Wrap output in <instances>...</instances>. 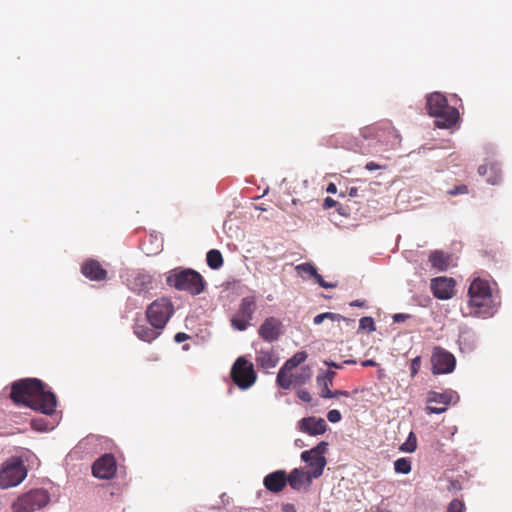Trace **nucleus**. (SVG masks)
<instances>
[{"label": "nucleus", "instance_id": "nucleus-1", "mask_svg": "<svg viewBox=\"0 0 512 512\" xmlns=\"http://www.w3.org/2000/svg\"><path fill=\"white\" fill-rule=\"evenodd\" d=\"M10 398L17 405H24L46 415L53 414L57 406L55 394L46 391L45 384L37 378L15 381L11 386Z\"/></svg>", "mask_w": 512, "mask_h": 512}, {"label": "nucleus", "instance_id": "nucleus-2", "mask_svg": "<svg viewBox=\"0 0 512 512\" xmlns=\"http://www.w3.org/2000/svg\"><path fill=\"white\" fill-rule=\"evenodd\" d=\"M470 313L475 316L488 318L497 311L498 304L493 298L490 285L482 279H474L468 289Z\"/></svg>", "mask_w": 512, "mask_h": 512}, {"label": "nucleus", "instance_id": "nucleus-3", "mask_svg": "<svg viewBox=\"0 0 512 512\" xmlns=\"http://www.w3.org/2000/svg\"><path fill=\"white\" fill-rule=\"evenodd\" d=\"M426 108L429 115L435 118V126L440 129L452 127L459 119L458 110L450 106L446 97L440 92L427 96Z\"/></svg>", "mask_w": 512, "mask_h": 512}, {"label": "nucleus", "instance_id": "nucleus-4", "mask_svg": "<svg viewBox=\"0 0 512 512\" xmlns=\"http://www.w3.org/2000/svg\"><path fill=\"white\" fill-rule=\"evenodd\" d=\"M166 283L179 291H186L191 295L203 292L205 282L203 277L193 269H173L166 277Z\"/></svg>", "mask_w": 512, "mask_h": 512}, {"label": "nucleus", "instance_id": "nucleus-5", "mask_svg": "<svg viewBox=\"0 0 512 512\" xmlns=\"http://www.w3.org/2000/svg\"><path fill=\"white\" fill-rule=\"evenodd\" d=\"M365 133L368 137L376 136L379 142V154L396 150L401 143L399 132L390 124L366 126Z\"/></svg>", "mask_w": 512, "mask_h": 512}, {"label": "nucleus", "instance_id": "nucleus-6", "mask_svg": "<svg viewBox=\"0 0 512 512\" xmlns=\"http://www.w3.org/2000/svg\"><path fill=\"white\" fill-rule=\"evenodd\" d=\"M27 476V469L20 457H11L0 470V488L9 489L22 483Z\"/></svg>", "mask_w": 512, "mask_h": 512}, {"label": "nucleus", "instance_id": "nucleus-7", "mask_svg": "<svg viewBox=\"0 0 512 512\" xmlns=\"http://www.w3.org/2000/svg\"><path fill=\"white\" fill-rule=\"evenodd\" d=\"M50 501L49 493L44 489H32L12 503V512H35L45 507Z\"/></svg>", "mask_w": 512, "mask_h": 512}, {"label": "nucleus", "instance_id": "nucleus-8", "mask_svg": "<svg viewBox=\"0 0 512 512\" xmlns=\"http://www.w3.org/2000/svg\"><path fill=\"white\" fill-rule=\"evenodd\" d=\"M174 313V306L170 299L162 297L153 301L146 310L149 324L156 329H164Z\"/></svg>", "mask_w": 512, "mask_h": 512}, {"label": "nucleus", "instance_id": "nucleus-9", "mask_svg": "<svg viewBox=\"0 0 512 512\" xmlns=\"http://www.w3.org/2000/svg\"><path fill=\"white\" fill-rule=\"evenodd\" d=\"M231 378L240 389L246 390L255 383L257 375L253 364L245 357L240 356L231 368Z\"/></svg>", "mask_w": 512, "mask_h": 512}, {"label": "nucleus", "instance_id": "nucleus-10", "mask_svg": "<svg viewBox=\"0 0 512 512\" xmlns=\"http://www.w3.org/2000/svg\"><path fill=\"white\" fill-rule=\"evenodd\" d=\"M256 310L257 304L255 295L243 297L237 312L231 318V326L237 331L247 330Z\"/></svg>", "mask_w": 512, "mask_h": 512}, {"label": "nucleus", "instance_id": "nucleus-11", "mask_svg": "<svg viewBox=\"0 0 512 512\" xmlns=\"http://www.w3.org/2000/svg\"><path fill=\"white\" fill-rule=\"evenodd\" d=\"M433 374H448L456 366L455 356L441 347H435L431 356Z\"/></svg>", "mask_w": 512, "mask_h": 512}, {"label": "nucleus", "instance_id": "nucleus-12", "mask_svg": "<svg viewBox=\"0 0 512 512\" xmlns=\"http://www.w3.org/2000/svg\"><path fill=\"white\" fill-rule=\"evenodd\" d=\"M458 401L459 395L454 390L447 389L443 392L430 391L427 396V402L442 404L443 406H427L426 410L429 414H442L446 411L449 404L457 403Z\"/></svg>", "mask_w": 512, "mask_h": 512}, {"label": "nucleus", "instance_id": "nucleus-13", "mask_svg": "<svg viewBox=\"0 0 512 512\" xmlns=\"http://www.w3.org/2000/svg\"><path fill=\"white\" fill-rule=\"evenodd\" d=\"M125 283L132 292L143 294L152 289V276L144 270H133L127 273Z\"/></svg>", "mask_w": 512, "mask_h": 512}, {"label": "nucleus", "instance_id": "nucleus-14", "mask_svg": "<svg viewBox=\"0 0 512 512\" xmlns=\"http://www.w3.org/2000/svg\"><path fill=\"white\" fill-rule=\"evenodd\" d=\"M116 472V461L112 454H104L92 465V474L99 479H110Z\"/></svg>", "mask_w": 512, "mask_h": 512}, {"label": "nucleus", "instance_id": "nucleus-15", "mask_svg": "<svg viewBox=\"0 0 512 512\" xmlns=\"http://www.w3.org/2000/svg\"><path fill=\"white\" fill-rule=\"evenodd\" d=\"M430 287L434 297L440 300H447L454 295L455 281L453 278L439 276L431 280Z\"/></svg>", "mask_w": 512, "mask_h": 512}, {"label": "nucleus", "instance_id": "nucleus-16", "mask_svg": "<svg viewBox=\"0 0 512 512\" xmlns=\"http://www.w3.org/2000/svg\"><path fill=\"white\" fill-rule=\"evenodd\" d=\"M378 144L376 136L368 137L364 127L360 130L359 137L355 140L352 150L362 155H375L379 154L380 148Z\"/></svg>", "mask_w": 512, "mask_h": 512}, {"label": "nucleus", "instance_id": "nucleus-17", "mask_svg": "<svg viewBox=\"0 0 512 512\" xmlns=\"http://www.w3.org/2000/svg\"><path fill=\"white\" fill-rule=\"evenodd\" d=\"M297 429L300 432L307 433L310 436H317L326 432L327 423L323 418L308 416L298 421Z\"/></svg>", "mask_w": 512, "mask_h": 512}, {"label": "nucleus", "instance_id": "nucleus-18", "mask_svg": "<svg viewBox=\"0 0 512 512\" xmlns=\"http://www.w3.org/2000/svg\"><path fill=\"white\" fill-rule=\"evenodd\" d=\"M281 327L282 324L277 318L268 317L260 325L258 333L263 340L271 343L277 341L281 336Z\"/></svg>", "mask_w": 512, "mask_h": 512}, {"label": "nucleus", "instance_id": "nucleus-19", "mask_svg": "<svg viewBox=\"0 0 512 512\" xmlns=\"http://www.w3.org/2000/svg\"><path fill=\"white\" fill-rule=\"evenodd\" d=\"M314 478L302 468H294L287 476V483L293 490L300 491L311 486Z\"/></svg>", "mask_w": 512, "mask_h": 512}, {"label": "nucleus", "instance_id": "nucleus-20", "mask_svg": "<svg viewBox=\"0 0 512 512\" xmlns=\"http://www.w3.org/2000/svg\"><path fill=\"white\" fill-rule=\"evenodd\" d=\"M477 334L468 326H460L458 345L462 353H472L477 347Z\"/></svg>", "mask_w": 512, "mask_h": 512}, {"label": "nucleus", "instance_id": "nucleus-21", "mask_svg": "<svg viewBox=\"0 0 512 512\" xmlns=\"http://www.w3.org/2000/svg\"><path fill=\"white\" fill-rule=\"evenodd\" d=\"M255 361L259 368L268 372L277 366L279 358L272 348H260L256 349Z\"/></svg>", "mask_w": 512, "mask_h": 512}, {"label": "nucleus", "instance_id": "nucleus-22", "mask_svg": "<svg viewBox=\"0 0 512 512\" xmlns=\"http://www.w3.org/2000/svg\"><path fill=\"white\" fill-rule=\"evenodd\" d=\"M287 484V475L284 470L269 473L263 479V485L273 493L281 492Z\"/></svg>", "mask_w": 512, "mask_h": 512}, {"label": "nucleus", "instance_id": "nucleus-23", "mask_svg": "<svg viewBox=\"0 0 512 512\" xmlns=\"http://www.w3.org/2000/svg\"><path fill=\"white\" fill-rule=\"evenodd\" d=\"M161 330L151 326L149 322L145 323L143 321H137L133 326V331L137 338L148 343L155 340L160 335Z\"/></svg>", "mask_w": 512, "mask_h": 512}, {"label": "nucleus", "instance_id": "nucleus-24", "mask_svg": "<svg viewBox=\"0 0 512 512\" xmlns=\"http://www.w3.org/2000/svg\"><path fill=\"white\" fill-rule=\"evenodd\" d=\"M82 274L93 281H101L106 277V270L101 267L98 261L88 260L81 268Z\"/></svg>", "mask_w": 512, "mask_h": 512}, {"label": "nucleus", "instance_id": "nucleus-25", "mask_svg": "<svg viewBox=\"0 0 512 512\" xmlns=\"http://www.w3.org/2000/svg\"><path fill=\"white\" fill-rule=\"evenodd\" d=\"M452 256L442 250H434L429 255V262L436 272L446 271L451 264Z\"/></svg>", "mask_w": 512, "mask_h": 512}, {"label": "nucleus", "instance_id": "nucleus-26", "mask_svg": "<svg viewBox=\"0 0 512 512\" xmlns=\"http://www.w3.org/2000/svg\"><path fill=\"white\" fill-rule=\"evenodd\" d=\"M308 461H304L310 470L308 471L309 474L314 478L317 479L320 476H322L324 468L327 464V460L325 456H315L314 454L308 457Z\"/></svg>", "mask_w": 512, "mask_h": 512}, {"label": "nucleus", "instance_id": "nucleus-27", "mask_svg": "<svg viewBox=\"0 0 512 512\" xmlns=\"http://www.w3.org/2000/svg\"><path fill=\"white\" fill-rule=\"evenodd\" d=\"M328 319L331 321H336V322L344 321L347 324L353 322L352 319L346 318L340 314L333 313V312H325V313L316 315L313 319V323L315 325H320L321 323H323L324 320H328Z\"/></svg>", "mask_w": 512, "mask_h": 512}, {"label": "nucleus", "instance_id": "nucleus-28", "mask_svg": "<svg viewBox=\"0 0 512 512\" xmlns=\"http://www.w3.org/2000/svg\"><path fill=\"white\" fill-rule=\"evenodd\" d=\"M328 442L321 441L319 442L315 447L311 448L310 450L303 451L300 455V458L302 461H308V457L311 455L315 456H325V453L328 450Z\"/></svg>", "mask_w": 512, "mask_h": 512}, {"label": "nucleus", "instance_id": "nucleus-29", "mask_svg": "<svg viewBox=\"0 0 512 512\" xmlns=\"http://www.w3.org/2000/svg\"><path fill=\"white\" fill-rule=\"evenodd\" d=\"M206 261L207 265L213 270H217L223 265L222 254L216 249H211L207 252Z\"/></svg>", "mask_w": 512, "mask_h": 512}, {"label": "nucleus", "instance_id": "nucleus-30", "mask_svg": "<svg viewBox=\"0 0 512 512\" xmlns=\"http://www.w3.org/2000/svg\"><path fill=\"white\" fill-rule=\"evenodd\" d=\"M289 370L281 367L278 371L276 382L282 389H289L293 385L292 375H288Z\"/></svg>", "mask_w": 512, "mask_h": 512}, {"label": "nucleus", "instance_id": "nucleus-31", "mask_svg": "<svg viewBox=\"0 0 512 512\" xmlns=\"http://www.w3.org/2000/svg\"><path fill=\"white\" fill-rule=\"evenodd\" d=\"M307 359V354L304 351L295 353L290 359H288L283 367L291 371Z\"/></svg>", "mask_w": 512, "mask_h": 512}, {"label": "nucleus", "instance_id": "nucleus-32", "mask_svg": "<svg viewBox=\"0 0 512 512\" xmlns=\"http://www.w3.org/2000/svg\"><path fill=\"white\" fill-rule=\"evenodd\" d=\"M501 180V168L497 163L489 164V174L487 177V182L491 185H497Z\"/></svg>", "mask_w": 512, "mask_h": 512}, {"label": "nucleus", "instance_id": "nucleus-33", "mask_svg": "<svg viewBox=\"0 0 512 512\" xmlns=\"http://www.w3.org/2000/svg\"><path fill=\"white\" fill-rule=\"evenodd\" d=\"M417 448V438L414 432H410L406 441L401 444L399 450L405 453H413Z\"/></svg>", "mask_w": 512, "mask_h": 512}, {"label": "nucleus", "instance_id": "nucleus-34", "mask_svg": "<svg viewBox=\"0 0 512 512\" xmlns=\"http://www.w3.org/2000/svg\"><path fill=\"white\" fill-rule=\"evenodd\" d=\"M394 470L399 474H409L411 472V461L408 458H399L394 462Z\"/></svg>", "mask_w": 512, "mask_h": 512}, {"label": "nucleus", "instance_id": "nucleus-35", "mask_svg": "<svg viewBox=\"0 0 512 512\" xmlns=\"http://www.w3.org/2000/svg\"><path fill=\"white\" fill-rule=\"evenodd\" d=\"M335 374L333 370H327L325 373L319 374L316 378L317 384L321 386L322 389L329 388V385L333 383Z\"/></svg>", "mask_w": 512, "mask_h": 512}, {"label": "nucleus", "instance_id": "nucleus-36", "mask_svg": "<svg viewBox=\"0 0 512 512\" xmlns=\"http://www.w3.org/2000/svg\"><path fill=\"white\" fill-rule=\"evenodd\" d=\"M311 377V371L309 367H304L301 369V372L292 374L293 384L295 386H301L305 384Z\"/></svg>", "mask_w": 512, "mask_h": 512}, {"label": "nucleus", "instance_id": "nucleus-37", "mask_svg": "<svg viewBox=\"0 0 512 512\" xmlns=\"http://www.w3.org/2000/svg\"><path fill=\"white\" fill-rule=\"evenodd\" d=\"M297 273L299 275L303 274V273H306L308 274L311 278H313L315 275H317V269L315 268V266L310 263V262H306V263H301L299 265H297L295 267Z\"/></svg>", "mask_w": 512, "mask_h": 512}, {"label": "nucleus", "instance_id": "nucleus-38", "mask_svg": "<svg viewBox=\"0 0 512 512\" xmlns=\"http://www.w3.org/2000/svg\"><path fill=\"white\" fill-rule=\"evenodd\" d=\"M359 329L366 330L368 332H373L376 330L375 322L372 317L365 316L362 317L359 321Z\"/></svg>", "mask_w": 512, "mask_h": 512}, {"label": "nucleus", "instance_id": "nucleus-39", "mask_svg": "<svg viewBox=\"0 0 512 512\" xmlns=\"http://www.w3.org/2000/svg\"><path fill=\"white\" fill-rule=\"evenodd\" d=\"M320 396L322 398H338L340 396L348 397L349 396V392L345 391V390L331 391L329 388H326V389H321Z\"/></svg>", "mask_w": 512, "mask_h": 512}, {"label": "nucleus", "instance_id": "nucleus-40", "mask_svg": "<svg viewBox=\"0 0 512 512\" xmlns=\"http://www.w3.org/2000/svg\"><path fill=\"white\" fill-rule=\"evenodd\" d=\"M313 279L319 284V286H321L322 288H325V289H332L337 286L336 283L326 282L318 272H317V275H315L313 277Z\"/></svg>", "mask_w": 512, "mask_h": 512}, {"label": "nucleus", "instance_id": "nucleus-41", "mask_svg": "<svg viewBox=\"0 0 512 512\" xmlns=\"http://www.w3.org/2000/svg\"><path fill=\"white\" fill-rule=\"evenodd\" d=\"M342 416L339 410L332 409L327 413V419L331 423H337L341 420Z\"/></svg>", "mask_w": 512, "mask_h": 512}, {"label": "nucleus", "instance_id": "nucleus-42", "mask_svg": "<svg viewBox=\"0 0 512 512\" xmlns=\"http://www.w3.org/2000/svg\"><path fill=\"white\" fill-rule=\"evenodd\" d=\"M421 367V357L417 356L411 361L410 370H411V376L414 377L419 369Z\"/></svg>", "mask_w": 512, "mask_h": 512}, {"label": "nucleus", "instance_id": "nucleus-43", "mask_svg": "<svg viewBox=\"0 0 512 512\" xmlns=\"http://www.w3.org/2000/svg\"><path fill=\"white\" fill-rule=\"evenodd\" d=\"M463 503L459 500H452L448 506L447 512H462L463 510Z\"/></svg>", "mask_w": 512, "mask_h": 512}, {"label": "nucleus", "instance_id": "nucleus-44", "mask_svg": "<svg viewBox=\"0 0 512 512\" xmlns=\"http://www.w3.org/2000/svg\"><path fill=\"white\" fill-rule=\"evenodd\" d=\"M468 188L466 185L456 186L448 191V194L451 196L459 195V194H467Z\"/></svg>", "mask_w": 512, "mask_h": 512}, {"label": "nucleus", "instance_id": "nucleus-45", "mask_svg": "<svg viewBox=\"0 0 512 512\" xmlns=\"http://www.w3.org/2000/svg\"><path fill=\"white\" fill-rule=\"evenodd\" d=\"M298 397L303 402H306V403H309L312 400V397H311L310 393L307 390H299L298 391Z\"/></svg>", "mask_w": 512, "mask_h": 512}, {"label": "nucleus", "instance_id": "nucleus-46", "mask_svg": "<svg viewBox=\"0 0 512 512\" xmlns=\"http://www.w3.org/2000/svg\"><path fill=\"white\" fill-rule=\"evenodd\" d=\"M354 362L355 361H353V360H345L342 364H338L333 361H324L325 365H327L329 367L336 368V369H341L343 367V364H349V363H354Z\"/></svg>", "mask_w": 512, "mask_h": 512}, {"label": "nucleus", "instance_id": "nucleus-47", "mask_svg": "<svg viewBox=\"0 0 512 512\" xmlns=\"http://www.w3.org/2000/svg\"><path fill=\"white\" fill-rule=\"evenodd\" d=\"M393 322L394 323H400V322H403L405 321L406 319L410 318V315L409 314H405V313H396L393 315Z\"/></svg>", "mask_w": 512, "mask_h": 512}, {"label": "nucleus", "instance_id": "nucleus-48", "mask_svg": "<svg viewBox=\"0 0 512 512\" xmlns=\"http://www.w3.org/2000/svg\"><path fill=\"white\" fill-rule=\"evenodd\" d=\"M187 339H189V335L184 332H178L174 336V341L176 343H182V342L186 341Z\"/></svg>", "mask_w": 512, "mask_h": 512}, {"label": "nucleus", "instance_id": "nucleus-49", "mask_svg": "<svg viewBox=\"0 0 512 512\" xmlns=\"http://www.w3.org/2000/svg\"><path fill=\"white\" fill-rule=\"evenodd\" d=\"M337 204V202L332 199L331 197H326L323 201V208L324 209H330L334 207Z\"/></svg>", "mask_w": 512, "mask_h": 512}, {"label": "nucleus", "instance_id": "nucleus-50", "mask_svg": "<svg viewBox=\"0 0 512 512\" xmlns=\"http://www.w3.org/2000/svg\"><path fill=\"white\" fill-rule=\"evenodd\" d=\"M349 305L351 307H359V308H362V307H365L366 305V302L364 300H360V299H357V300H353L349 303Z\"/></svg>", "mask_w": 512, "mask_h": 512}, {"label": "nucleus", "instance_id": "nucleus-51", "mask_svg": "<svg viewBox=\"0 0 512 512\" xmlns=\"http://www.w3.org/2000/svg\"><path fill=\"white\" fill-rule=\"evenodd\" d=\"M365 168L368 170V171H374V170H378L381 168L380 165H378L377 163L375 162H368L366 165H365Z\"/></svg>", "mask_w": 512, "mask_h": 512}, {"label": "nucleus", "instance_id": "nucleus-52", "mask_svg": "<svg viewBox=\"0 0 512 512\" xmlns=\"http://www.w3.org/2000/svg\"><path fill=\"white\" fill-rule=\"evenodd\" d=\"M488 172H489V165L484 164V165L479 166V168H478L479 175L485 176L488 174Z\"/></svg>", "mask_w": 512, "mask_h": 512}, {"label": "nucleus", "instance_id": "nucleus-53", "mask_svg": "<svg viewBox=\"0 0 512 512\" xmlns=\"http://www.w3.org/2000/svg\"><path fill=\"white\" fill-rule=\"evenodd\" d=\"M283 512H296V508L293 504H284L282 507Z\"/></svg>", "mask_w": 512, "mask_h": 512}, {"label": "nucleus", "instance_id": "nucleus-54", "mask_svg": "<svg viewBox=\"0 0 512 512\" xmlns=\"http://www.w3.org/2000/svg\"><path fill=\"white\" fill-rule=\"evenodd\" d=\"M326 191H327L328 193H332V194H334V193H336V192H337V187H336V185H335L334 183H330V184H328V186H327V188H326Z\"/></svg>", "mask_w": 512, "mask_h": 512}, {"label": "nucleus", "instance_id": "nucleus-55", "mask_svg": "<svg viewBox=\"0 0 512 512\" xmlns=\"http://www.w3.org/2000/svg\"><path fill=\"white\" fill-rule=\"evenodd\" d=\"M362 365L364 367H368V366H375L376 365V362L372 359H368V360H365L362 362Z\"/></svg>", "mask_w": 512, "mask_h": 512}, {"label": "nucleus", "instance_id": "nucleus-56", "mask_svg": "<svg viewBox=\"0 0 512 512\" xmlns=\"http://www.w3.org/2000/svg\"><path fill=\"white\" fill-rule=\"evenodd\" d=\"M348 194L350 197H356L358 195V189L356 187H352Z\"/></svg>", "mask_w": 512, "mask_h": 512}, {"label": "nucleus", "instance_id": "nucleus-57", "mask_svg": "<svg viewBox=\"0 0 512 512\" xmlns=\"http://www.w3.org/2000/svg\"><path fill=\"white\" fill-rule=\"evenodd\" d=\"M182 348H183V350L187 351V350H189L190 347H189V344H185Z\"/></svg>", "mask_w": 512, "mask_h": 512}, {"label": "nucleus", "instance_id": "nucleus-58", "mask_svg": "<svg viewBox=\"0 0 512 512\" xmlns=\"http://www.w3.org/2000/svg\"><path fill=\"white\" fill-rule=\"evenodd\" d=\"M295 444H296L297 446H302V444H303V443L301 442V440H296V441H295Z\"/></svg>", "mask_w": 512, "mask_h": 512}, {"label": "nucleus", "instance_id": "nucleus-59", "mask_svg": "<svg viewBox=\"0 0 512 512\" xmlns=\"http://www.w3.org/2000/svg\"><path fill=\"white\" fill-rule=\"evenodd\" d=\"M338 212H339V214H341V215H345V212H343V209H340V208H339V209H338Z\"/></svg>", "mask_w": 512, "mask_h": 512}]
</instances>
